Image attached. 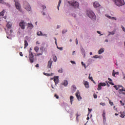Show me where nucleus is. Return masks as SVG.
<instances>
[{
	"instance_id": "51",
	"label": "nucleus",
	"mask_w": 125,
	"mask_h": 125,
	"mask_svg": "<svg viewBox=\"0 0 125 125\" xmlns=\"http://www.w3.org/2000/svg\"><path fill=\"white\" fill-rule=\"evenodd\" d=\"M73 88H74L75 90L77 89V88L76 87V86H75V85H73L72 86Z\"/></svg>"
},
{
	"instance_id": "61",
	"label": "nucleus",
	"mask_w": 125,
	"mask_h": 125,
	"mask_svg": "<svg viewBox=\"0 0 125 125\" xmlns=\"http://www.w3.org/2000/svg\"><path fill=\"white\" fill-rule=\"evenodd\" d=\"M52 80H54V78H51L50 80L52 81Z\"/></svg>"
},
{
	"instance_id": "29",
	"label": "nucleus",
	"mask_w": 125,
	"mask_h": 125,
	"mask_svg": "<svg viewBox=\"0 0 125 125\" xmlns=\"http://www.w3.org/2000/svg\"><path fill=\"white\" fill-rule=\"evenodd\" d=\"M43 75H44L45 76H47V77H50V76H52V73H51V74L49 73H43Z\"/></svg>"
},
{
	"instance_id": "41",
	"label": "nucleus",
	"mask_w": 125,
	"mask_h": 125,
	"mask_svg": "<svg viewBox=\"0 0 125 125\" xmlns=\"http://www.w3.org/2000/svg\"><path fill=\"white\" fill-rule=\"evenodd\" d=\"M40 55H42V52L41 53L37 54L36 56H40Z\"/></svg>"
},
{
	"instance_id": "37",
	"label": "nucleus",
	"mask_w": 125,
	"mask_h": 125,
	"mask_svg": "<svg viewBox=\"0 0 125 125\" xmlns=\"http://www.w3.org/2000/svg\"><path fill=\"white\" fill-rule=\"evenodd\" d=\"M121 105H122V106H125V104L123 103V101H120Z\"/></svg>"
},
{
	"instance_id": "31",
	"label": "nucleus",
	"mask_w": 125,
	"mask_h": 125,
	"mask_svg": "<svg viewBox=\"0 0 125 125\" xmlns=\"http://www.w3.org/2000/svg\"><path fill=\"white\" fill-rule=\"evenodd\" d=\"M79 117H80V115L79 114H76V121L77 122H79Z\"/></svg>"
},
{
	"instance_id": "17",
	"label": "nucleus",
	"mask_w": 125,
	"mask_h": 125,
	"mask_svg": "<svg viewBox=\"0 0 125 125\" xmlns=\"http://www.w3.org/2000/svg\"><path fill=\"white\" fill-rule=\"evenodd\" d=\"M93 6L94 7H99V6H100V4H99V3L95 1L93 3Z\"/></svg>"
},
{
	"instance_id": "48",
	"label": "nucleus",
	"mask_w": 125,
	"mask_h": 125,
	"mask_svg": "<svg viewBox=\"0 0 125 125\" xmlns=\"http://www.w3.org/2000/svg\"><path fill=\"white\" fill-rule=\"evenodd\" d=\"M70 62L72 63V64H76V62L74 61H71Z\"/></svg>"
},
{
	"instance_id": "13",
	"label": "nucleus",
	"mask_w": 125,
	"mask_h": 125,
	"mask_svg": "<svg viewBox=\"0 0 125 125\" xmlns=\"http://www.w3.org/2000/svg\"><path fill=\"white\" fill-rule=\"evenodd\" d=\"M6 27L7 28V30H11V27H12V23L10 22H9L6 24Z\"/></svg>"
},
{
	"instance_id": "15",
	"label": "nucleus",
	"mask_w": 125,
	"mask_h": 125,
	"mask_svg": "<svg viewBox=\"0 0 125 125\" xmlns=\"http://www.w3.org/2000/svg\"><path fill=\"white\" fill-rule=\"evenodd\" d=\"M102 116L104 121H106V112H105V110L103 111Z\"/></svg>"
},
{
	"instance_id": "52",
	"label": "nucleus",
	"mask_w": 125,
	"mask_h": 125,
	"mask_svg": "<svg viewBox=\"0 0 125 125\" xmlns=\"http://www.w3.org/2000/svg\"><path fill=\"white\" fill-rule=\"evenodd\" d=\"M42 7H43V9H44V8H46V6L43 5L42 6Z\"/></svg>"
},
{
	"instance_id": "32",
	"label": "nucleus",
	"mask_w": 125,
	"mask_h": 125,
	"mask_svg": "<svg viewBox=\"0 0 125 125\" xmlns=\"http://www.w3.org/2000/svg\"><path fill=\"white\" fill-rule=\"evenodd\" d=\"M3 15H4V10L2 11L0 13V16H3Z\"/></svg>"
},
{
	"instance_id": "53",
	"label": "nucleus",
	"mask_w": 125,
	"mask_h": 125,
	"mask_svg": "<svg viewBox=\"0 0 125 125\" xmlns=\"http://www.w3.org/2000/svg\"><path fill=\"white\" fill-rule=\"evenodd\" d=\"M78 39H76V44H78Z\"/></svg>"
},
{
	"instance_id": "59",
	"label": "nucleus",
	"mask_w": 125,
	"mask_h": 125,
	"mask_svg": "<svg viewBox=\"0 0 125 125\" xmlns=\"http://www.w3.org/2000/svg\"><path fill=\"white\" fill-rule=\"evenodd\" d=\"M97 33H98V34H101V32H100V31H98Z\"/></svg>"
},
{
	"instance_id": "50",
	"label": "nucleus",
	"mask_w": 125,
	"mask_h": 125,
	"mask_svg": "<svg viewBox=\"0 0 125 125\" xmlns=\"http://www.w3.org/2000/svg\"><path fill=\"white\" fill-rule=\"evenodd\" d=\"M93 58H98V56H97V55L94 56Z\"/></svg>"
},
{
	"instance_id": "23",
	"label": "nucleus",
	"mask_w": 125,
	"mask_h": 125,
	"mask_svg": "<svg viewBox=\"0 0 125 125\" xmlns=\"http://www.w3.org/2000/svg\"><path fill=\"white\" fill-rule=\"evenodd\" d=\"M29 45V43H28V42L26 40L24 41V48H26L27 46Z\"/></svg>"
},
{
	"instance_id": "1",
	"label": "nucleus",
	"mask_w": 125,
	"mask_h": 125,
	"mask_svg": "<svg viewBox=\"0 0 125 125\" xmlns=\"http://www.w3.org/2000/svg\"><path fill=\"white\" fill-rule=\"evenodd\" d=\"M114 88H115V89L116 90H118L119 89V93L120 94H124L125 95V88H124V87H123V86L122 85H114Z\"/></svg>"
},
{
	"instance_id": "3",
	"label": "nucleus",
	"mask_w": 125,
	"mask_h": 125,
	"mask_svg": "<svg viewBox=\"0 0 125 125\" xmlns=\"http://www.w3.org/2000/svg\"><path fill=\"white\" fill-rule=\"evenodd\" d=\"M68 3L71 6H73L74 8H79V6L80 4L76 1L71 0L70 1H68Z\"/></svg>"
},
{
	"instance_id": "16",
	"label": "nucleus",
	"mask_w": 125,
	"mask_h": 125,
	"mask_svg": "<svg viewBox=\"0 0 125 125\" xmlns=\"http://www.w3.org/2000/svg\"><path fill=\"white\" fill-rule=\"evenodd\" d=\"M53 62H52V61H51V59H50L49 60V61L48 62V65H47L48 68H51V65H52Z\"/></svg>"
},
{
	"instance_id": "36",
	"label": "nucleus",
	"mask_w": 125,
	"mask_h": 125,
	"mask_svg": "<svg viewBox=\"0 0 125 125\" xmlns=\"http://www.w3.org/2000/svg\"><path fill=\"white\" fill-rule=\"evenodd\" d=\"M58 72L59 73H63V69H62V68H61V69L58 70Z\"/></svg>"
},
{
	"instance_id": "39",
	"label": "nucleus",
	"mask_w": 125,
	"mask_h": 125,
	"mask_svg": "<svg viewBox=\"0 0 125 125\" xmlns=\"http://www.w3.org/2000/svg\"><path fill=\"white\" fill-rule=\"evenodd\" d=\"M93 96H94V98H95V99L97 98V95H96V94H94Z\"/></svg>"
},
{
	"instance_id": "11",
	"label": "nucleus",
	"mask_w": 125,
	"mask_h": 125,
	"mask_svg": "<svg viewBox=\"0 0 125 125\" xmlns=\"http://www.w3.org/2000/svg\"><path fill=\"white\" fill-rule=\"evenodd\" d=\"M54 82L55 83V85H57V83H59V77L58 76H56L54 77Z\"/></svg>"
},
{
	"instance_id": "9",
	"label": "nucleus",
	"mask_w": 125,
	"mask_h": 125,
	"mask_svg": "<svg viewBox=\"0 0 125 125\" xmlns=\"http://www.w3.org/2000/svg\"><path fill=\"white\" fill-rule=\"evenodd\" d=\"M23 6L25 9L27 10V11H31V6L29 5L28 2H25V3L23 4Z\"/></svg>"
},
{
	"instance_id": "57",
	"label": "nucleus",
	"mask_w": 125,
	"mask_h": 125,
	"mask_svg": "<svg viewBox=\"0 0 125 125\" xmlns=\"http://www.w3.org/2000/svg\"><path fill=\"white\" fill-rule=\"evenodd\" d=\"M51 85L52 88H53V89H54V87H53V85L52 84H51Z\"/></svg>"
},
{
	"instance_id": "55",
	"label": "nucleus",
	"mask_w": 125,
	"mask_h": 125,
	"mask_svg": "<svg viewBox=\"0 0 125 125\" xmlns=\"http://www.w3.org/2000/svg\"><path fill=\"white\" fill-rule=\"evenodd\" d=\"M36 68H39V63H37L36 65Z\"/></svg>"
},
{
	"instance_id": "60",
	"label": "nucleus",
	"mask_w": 125,
	"mask_h": 125,
	"mask_svg": "<svg viewBox=\"0 0 125 125\" xmlns=\"http://www.w3.org/2000/svg\"><path fill=\"white\" fill-rule=\"evenodd\" d=\"M72 16L74 17H76V15L75 14H73L72 15Z\"/></svg>"
},
{
	"instance_id": "7",
	"label": "nucleus",
	"mask_w": 125,
	"mask_h": 125,
	"mask_svg": "<svg viewBox=\"0 0 125 125\" xmlns=\"http://www.w3.org/2000/svg\"><path fill=\"white\" fill-rule=\"evenodd\" d=\"M12 29H7L6 30V33L7 34V38L9 39V40H11V35H12Z\"/></svg>"
},
{
	"instance_id": "25",
	"label": "nucleus",
	"mask_w": 125,
	"mask_h": 125,
	"mask_svg": "<svg viewBox=\"0 0 125 125\" xmlns=\"http://www.w3.org/2000/svg\"><path fill=\"white\" fill-rule=\"evenodd\" d=\"M115 75H119V72H117L115 73V70H113V73H112V76L113 77H115Z\"/></svg>"
},
{
	"instance_id": "12",
	"label": "nucleus",
	"mask_w": 125,
	"mask_h": 125,
	"mask_svg": "<svg viewBox=\"0 0 125 125\" xmlns=\"http://www.w3.org/2000/svg\"><path fill=\"white\" fill-rule=\"evenodd\" d=\"M75 95L78 100H81L82 97H81V94L80 93V92H79V91L76 92Z\"/></svg>"
},
{
	"instance_id": "24",
	"label": "nucleus",
	"mask_w": 125,
	"mask_h": 125,
	"mask_svg": "<svg viewBox=\"0 0 125 125\" xmlns=\"http://www.w3.org/2000/svg\"><path fill=\"white\" fill-rule=\"evenodd\" d=\"M120 114H121L120 117L121 118H125V112H121Z\"/></svg>"
},
{
	"instance_id": "28",
	"label": "nucleus",
	"mask_w": 125,
	"mask_h": 125,
	"mask_svg": "<svg viewBox=\"0 0 125 125\" xmlns=\"http://www.w3.org/2000/svg\"><path fill=\"white\" fill-rule=\"evenodd\" d=\"M39 49H40L39 48V47H38V46H35L34 47V50H35V51H36V52H39Z\"/></svg>"
},
{
	"instance_id": "10",
	"label": "nucleus",
	"mask_w": 125,
	"mask_h": 125,
	"mask_svg": "<svg viewBox=\"0 0 125 125\" xmlns=\"http://www.w3.org/2000/svg\"><path fill=\"white\" fill-rule=\"evenodd\" d=\"M101 86H106V83H100L98 85V90H101L102 89V87Z\"/></svg>"
},
{
	"instance_id": "35",
	"label": "nucleus",
	"mask_w": 125,
	"mask_h": 125,
	"mask_svg": "<svg viewBox=\"0 0 125 125\" xmlns=\"http://www.w3.org/2000/svg\"><path fill=\"white\" fill-rule=\"evenodd\" d=\"M81 64H82V66H83L84 67L85 69H86V66H85V64H84V63L83 62H81Z\"/></svg>"
},
{
	"instance_id": "6",
	"label": "nucleus",
	"mask_w": 125,
	"mask_h": 125,
	"mask_svg": "<svg viewBox=\"0 0 125 125\" xmlns=\"http://www.w3.org/2000/svg\"><path fill=\"white\" fill-rule=\"evenodd\" d=\"M15 3L16 8H17V9H18V10H19V11H20L21 12H22V9H21V5L20 4V3H19L18 0H15Z\"/></svg>"
},
{
	"instance_id": "5",
	"label": "nucleus",
	"mask_w": 125,
	"mask_h": 125,
	"mask_svg": "<svg viewBox=\"0 0 125 125\" xmlns=\"http://www.w3.org/2000/svg\"><path fill=\"white\" fill-rule=\"evenodd\" d=\"M113 1L115 3V4L117 5V6H123V5H125V1L124 0H113Z\"/></svg>"
},
{
	"instance_id": "54",
	"label": "nucleus",
	"mask_w": 125,
	"mask_h": 125,
	"mask_svg": "<svg viewBox=\"0 0 125 125\" xmlns=\"http://www.w3.org/2000/svg\"><path fill=\"white\" fill-rule=\"evenodd\" d=\"M0 3H3V0H0Z\"/></svg>"
},
{
	"instance_id": "40",
	"label": "nucleus",
	"mask_w": 125,
	"mask_h": 125,
	"mask_svg": "<svg viewBox=\"0 0 125 125\" xmlns=\"http://www.w3.org/2000/svg\"><path fill=\"white\" fill-rule=\"evenodd\" d=\"M100 105H102V106H105V103H101Z\"/></svg>"
},
{
	"instance_id": "62",
	"label": "nucleus",
	"mask_w": 125,
	"mask_h": 125,
	"mask_svg": "<svg viewBox=\"0 0 125 125\" xmlns=\"http://www.w3.org/2000/svg\"><path fill=\"white\" fill-rule=\"evenodd\" d=\"M115 115L116 116H118V115H119V114H118V113H115Z\"/></svg>"
},
{
	"instance_id": "19",
	"label": "nucleus",
	"mask_w": 125,
	"mask_h": 125,
	"mask_svg": "<svg viewBox=\"0 0 125 125\" xmlns=\"http://www.w3.org/2000/svg\"><path fill=\"white\" fill-rule=\"evenodd\" d=\"M37 36H46V34H42V31H39L37 33Z\"/></svg>"
},
{
	"instance_id": "20",
	"label": "nucleus",
	"mask_w": 125,
	"mask_h": 125,
	"mask_svg": "<svg viewBox=\"0 0 125 125\" xmlns=\"http://www.w3.org/2000/svg\"><path fill=\"white\" fill-rule=\"evenodd\" d=\"M70 103L72 105L73 104V101H74V97L73 96H71L70 97Z\"/></svg>"
},
{
	"instance_id": "46",
	"label": "nucleus",
	"mask_w": 125,
	"mask_h": 125,
	"mask_svg": "<svg viewBox=\"0 0 125 125\" xmlns=\"http://www.w3.org/2000/svg\"><path fill=\"white\" fill-rule=\"evenodd\" d=\"M20 56L22 57L23 56V53H22V52H20Z\"/></svg>"
},
{
	"instance_id": "63",
	"label": "nucleus",
	"mask_w": 125,
	"mask_h": 125,
	"mask_svg": "<svg viewBox=\"0 0 125 125\" xmlns=\"http://www.w3.org/2000/svg\"><path fill=\"white\" fill-rule=\"evenodd\" d=\"M42 15H45V13L43 12V13H42Z\"/></svg>"
},
{
	"instance_id": "21",
	"label": "nucleus",
	"mask_w": 125,
	"mask_h": 125,
	"mask_svg": "<svg viewBox=\"0 0 125 125\" xmlns=\"http://www.w3.org/2000/svg\"><path fill=\"white\" fill-rule=\"evenodd\" d=\"M107 18H108L109 19H112L113 20H117V18H115L114 17H111L110 16H107Z\"/></svg>"
},
{
	"instance_id": "38",
	"label": "nucleus",
	"mask_w": 125,
	"mask_h": 125,
	"mask_svg": "<svg viewBox=\"0 0 125 125\" xmlns=\"http://www.w3.org/2000/svg\"><path fill=\"white\" fill-rule=\"evenodd\" d=\"M53 60H54V62H56V61H57V58L56 57H55L53 58Z\"/></svg>"
},
{
	"instance_id": "34",
	"label": "nucleus",
	"mask_w": 125,
	"mask_h": 125,
	"mask_svg": "<svg viewBox=\"0 0 125 125\" xmlns=\"http://www.w3.org/2000/svg\"><path fill=\"white\" fill-rule=\"evenodd\" d=\"M89 79L91 80L92 82H93V79L92 78V77H90V74H89Z\"/></svg>"
},
{
	"instance_id": "30",
	"label": "nucleus",
	"mask_w": 125,
	"mask_h": 125,
	"mask_svg": "<svg viewBox=\"0 0 125 125\" xmlns=\"http://www.w3.org/2000/svg\"><path fill=\"white\" fill-rule=\"evenodd\" d=\"M63 85H64V86H67V85H68V81H64L63 83Z\"/></svg>"
},
{
	"instance_id": "14",
	"label": "nucleus",
	"mask_w": 125,
	"mask_h": 125,
	"mask_svg": "<svg viewBox=\"0 0 125 125\" xmlns=\"http://www.w3.org/2000/svg\"><path fill=\"white\" fill-rule=\"evenodd\" d=\"M83 84L85 85V87H86V88H88V87H89V84L87 81H84Z\"/></svg>"
},
{
	"instance_id": "8",
	"label": "nucleus",
	"mask_w": 125,
	"mask_h": 125,
	"mask_svg": "<svg viewBox=\"0 0 125 125\" xmlns=\"http://www.w3.org/2000/svg\"><path fill=\"white\" fill-rule=\"evenodd\" d=\"M21 30H25V27H26V22L24 21H21L19 24Z\"/></svg>"
},
{
	"instance_id": "4",
	"label": "nucleus",
	"mask_w": 125,
	"mask_h": 125,
	"mask_svg": "<svg viewBox=\"0 0 125 125\" xmlns=\"http://www.w3.org/2000/svg\"><path fill=\"white\" fill-rule=\"evenodd\" d=\"M29 59L30 63H34L35 62V58H34V54L32 52V48H30V50L29 51Z\"/></svg>"
},
{
	"instance_id": "44",
	"label": "nucleus",
	"mask_w": 125,
	"mask_h": 125,
	"mask_svg": "<svg viewBox=\"0 0 125 125\" xmlns=\"http://www.w3.org/2000/svg\"><path fill=\"white\" fill-rule=\"evenodd\" d=\"M57 48H58V49H60V50H63V48L62 47H57Z\"/></svg>"
},
{
	"instance_id": "42",
	"label": "nucleus",
	"mask_w": 125,
	"mask_h": 125,
	"mask_svg": "<svg viewBox=\"0 0 125 125\" xmlns=\"http://www.w3.org/2000/svg\"><path fill=\"white\" fill-rule=\"evenodd\" d=\"M54 96L57 99H58L59 98V96H58V95H57V94H55Z\"/></svg>"
},
{
	"instance_id": "27",
	"label": "nucleus",
	"mask_w": 125,
	"mask_h": 125,
	"mask_svg": "<svg viewBox=\"0 0 125 125\" xmlns=\"http://www.w3.org/2000/svg\"><path fill=\"white\" fill-rule=\"evenodd\" d=\"M62 1V0H59L58 5V6L57 7L58 9V10H59V7L60 6V4H61Z\"/></svg>"
},
{
	"instance_id": "47",
	"label": "nucleus",
	"mask_w": 125,
	"mask_h": 125,
	"mask_svg": "<svg viewBox=\"0 0 125 125\" xmlns=\"http://www.w3.org/2000/svg\"><path fill=\"white\" fill-rule=\"evenodd\" d=\"M122 29L123 31H124V32H125V28L124 26H122Z\"/></svg>"
},
{
	"instance_id": "49",
	"label": "nucleus",
	"mask_w": 125,
	"mask_h": 125,
	"mask_svg": "<svg viewBox=\"0 0 125 125\" xmlns=\"http://www.w3.org/2000/svg\"><path fill=\"white\" fill-rule=\"evenodd\" d=\"M113 108H114V109L115 110V111H118V109H117V108L116 107V106H114L113 107Z\"/></svg>"
},
{
	"instance_id": "56",
	"label": "nucleus",
	"mask_w": 125,
	"mask_h": 125,
	"mask_svg": "<svg viewBox=\"0 0 125 125\" xmlns=\"http://www.w3.org/2000/svg\"><path fill=\"white\" fill-rule=\"evenodd\" d=\"M37 44H40V42L37 41L36 42Z\"/></svg>"
},
{
	"instance_id": "58",
	"label": "nucleus",
	"mask_w": 125,
	"mask_h": 125,
	"mask_svg": "<svg viewBox=\"0 0 125 125\" xmlns=\"http://www.w3.org/2000/svg\"><path fill=\"white\" fill-rule=\"evenodd\" d=\"M55 43H56V44H57V41H56V38H55Z\"/></svg>"
},
{
	"instance_id": "43",
	"label": "nucleus",
	"mask_w": 125,
	"mask_h": 125,
	"mask_svg": "<svg viewBox=\"0 0 125 125\" xmlns=\"http://www.w3.org/2000/svg\"><path fill=\"white\" fill-rule=\"evenodd\" d=\"M115 32H109V35H114Z\"/></svg>"
},
{
	"instance_id": "2",
	"label": "nucleus",
	"mask_w": 125,
	"mask_h": 125,
	"mask_svg": "<svg viewBox=\"0 0 125 125\" xmlns=\"http://www.w3.org/2000/svg\"><path fill=\"white\" fill-rule=\"evenodd\" d=\"M87 15L89 18L92 19V20H95V19H96V16H95V14L90 10L87 11Z\"/></svg>"
},
{
	"instance_id": "64",
	"label": "nucleus",
	"mask_w": 125,
	"mask_h": 125,
	"mask_svg": "<svg viewBox=\"0 0 125 125\" xmlns=\"http://www.w3.org/2000/svg\"><path fill=\"white\" fill-rule=\"evenodd\" d=\"M90 55H92V52H90Z\"/></svg>"
},
{
	"instance_id": "18",
	"label": "nucleus",
	"mask_w": 125,
	"mask_h": 125,
	"mask_svg": "<svg viewBox=\"0 0 125 125\" xmlns=\"http://www.w3.org/2000/svg\"><path fill=\"white\" fill-rule=\"evenodd\" d=\"M103 52H104V48H101V49L98 51V54H102V53H103Z\"/></svg>"
},
{
	"instance_id": "26",
	"label": "nucleus",
	"mask_w": 125,
	"mask_h": 125,
	"mask_svg": "<svg viewBox=\"0 0 125 125\" xmlns=\"http://www.w3.org/2000/svg\"><path fill=\"white\" fill-rule=\"evenodd\" d=\"M108 80L109 81V83L110 84H112V85H114V84L112 82V79H111L110 78H108Z\"/></svg>"
},
{
	"instance_id": "22",
	"label": "nucleus",
	"mask_w": 125,
	"mask_h": 125,
	"mask_svg": "<svg viewBox=\"0 0 125 125\" xmlns=\"http://www.w3.org/2000/svg\"><path fill=\"white\" fill-rule=\"evenodd\" d=\"M27 26L28 27H29V28H30V29H33L34 25H33V24L30 23H28L27 24Z\"/></svg>"
},
{
	"instance_id": "33",
	"label": "nucleus",
	"mask_w": 125,
	"mask_h": 125,
	"mask_svg": "<svg viewBox=\"0 0 125 125\" xmlns=\"http://www.w3.org/2000/svg\"><path fill=\"white\" fill-rule=\"evenodd\" d=\"M108 101H109V103L110 105H111V106H113V105H114V104L113 103V102H112V101L111 100L108 99Z\"/></svg>"
},
{
	"instance_id": "45",
	"label": "nucleus",
	"mask_w": 125,
	"mask_h": 125,
	"mask_svg": "<svg viewBox=\"0 0 125 125\" xmlns=\"http://www.w3.org/2000/svg\"><path fill=\"white\" fill-rule=\"evenodd\" d=\"M88 109L89 113H90L91 111H92V109H90V108H88Z\"/></svg>"
}]
</instances>
